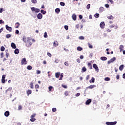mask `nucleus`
Here are the masks:
<instances>
[{
	"label": "nucleus",
	"mask_w": 125,
	"mask_h": 125,
	"mask_svg": "<svg viewBox=\"0 0 125 125\" xmlns=\"http://www.w3.org/2000/svg\"><path fill=\"white\" fill-rule=\"evenodd\" d=\"M22 41L25 43H29V42H30V41H32L33 42H36V41L34 39H32L30 38H25V37H23Z\"/></svg>",
	"instance_id": "1"
},
{
	"label": "nucleus",
	"mask_w": 125,
	"mask_h": 125,
	"mask_svg": "<svg viewBox=\"0 0 125 125\" xmlns=\"http://www.w3.org/2000/svg\"><path fill=\"white\" fill-rule=\"evenodd\" d=\"M31 11H32V12H34V11L36 13H39V12H40V9L35 8L34 7H31Z\"/></svg>",
	"instance_id": "2"
},
{
	"label": "nucleus",
	"mask_w": 125,
	"mask_h": 125,
	"mask_svg": "<svg viewBox=\"0 0 125 125\" xmlns=\"http://www.w3.org/2000/svg\"><path fill=\"white\" fill-rule=\"evenodd\" d=\"M114 61H116V57H114L113 58L111 59L109 61L107 62V64H111L113 63Z\"/></svg>",
	"instance_id": "3"
},
{
	"label": "nucleus",
	"mask_w": 125,
	"mask_h": 125,
	"mask_svg": "<svg viewBox=\"0 0 125 125\" xmlns=\"http://www.w3.org/2000/svg\"><path fill=\"white\" fill-rule=\"evenodd\" d=\"M93 67L97 72H99V68H98V66H97V64L94 63L93 64Z\"/></svg>",
	"instance_id": "4"
},
{
	"label": "nucleus",
	"mask_w": 125,
	"mask_h": 125,
	"mask_svg": "<svg viewBox=\"0 0 125 125\" xmlns=\"http://www.w3.org/2000/svg\"><path fill=\"white\" fill-rule=\"evenodd\" d=\"M106 125H117V121L113 122H106L105 123Z\"/></svg>",
	"instance_id": "5"
},
{
	"label": "nucleus",
	"mask_w": 125,
	"mask_h": 125,
	"mask_svg": "<svg viewBox=\"0 0 125 125\" xmlns=\"http://www.w3.org/2000/svg\"><path fill=\"white\" fill-rule=\"evenodd\" d=\"M21 65H26L27 64V61L26 60V58H24L21 60Z\"/></svg>",
	"instance_id": "6"
},
{
	"label": "nucleus",
	"mask_w": 125,
	"mask_h": 125,
	"mask_svg": "<svg viewBox=\"0 0 125 125\" xmlns=\"http://www.w3.org/2000/svg\"><path fill=\"white\" fill-rule=\"evenodd\" d=\"M6 29L9 32H12V27L9 26L8 25H5Z\"/></svg>",
	"instance_id": "7"
},
{
	"label": "nucleus",
	"mask_w": 125,
	"mask_h": 125,
	"mask_svg": "<svg viewBox=\"0 0 125 125\" xmlns=\"http://www.w3.org/2000/svg\"><path fill=\"white\" fill-rule=\"evenodd\" d=\"M101 29H104L105 27V22L102 21L100 24Z\"/></svg>",
	"instance_id": "8"
},
{
	"label": "nucleus",
	"mask_w": 125,
	"mask_h": 125,
	"mask_svg": "<svg viewBox=\"0 0 125 125\" xmlns=\"http://www.w3.org/2000/svg\"><path fill=\"white\" fill-rule=\"evenodd\" d=\"M5 75H3L2 76L1 83H5Z\"/></svg>",
	"instance_id": "9"
},
{
	"label": "nucleus",
	"mask_w": 125,
	"mask_h": 125,
	"mask_svg": "<svg viewBox=\"0 0 125 125\" xmlns=\"http://www.w3.org/2000/svg\"><path fill=\"white\" fill-rule=\"evenodd\" d=\"M37 18L39 20L42 19V13H39L37 15Z\"/></svg>",
	"instance_id": "10"
},
{
	"label": "nucleus",
	"mask_w": 125,
	"mask_h": 125,
	"mask_svg": "<svg viewBox=\"0 0 125 125\" xmlns=\"http://www.w3.org/2000/svg\"><path fill=\"white\" fill-rule=\"evenodd\" d=\"M11 46L13 49H16V44H15V43L14 42H12L11 43Z\"/></svg>",
	"instance_id": "11"
},
{
	"label": "nucleus",
	"mask_w": 125,
	"mask_h": 125,
	"mask_svg": "<svg viewBox=\"0 0 125 125\" xmlns=\"http://www.w3.org/2000/svg\"><path fill=\"white\" fill-rule=\"evenodd\" d=\"M92 101V100L91 99H88L87 100L86 102H85V104L86 105H89V104H90L91 103V102Z\"/></svg>",
	"instance_id": "12"
},
{
	"label": "nucleus",
	"mask_w": 125,
	"mask_h": 125,
	"mask_svg": "<svg viewBox=\"0 0 125 125\" xmlns=\"http://www.w3.org/2000/svg\"><path fill=\"white\" fill-rule=\"evenodd\" d=\"M72 18L74 21H76L77 20V15L73 14L72 16Z\"/></svg>",
	"instance_id": "13"
},
{
	"label": "nucleus",
	"mask_w": 125,
	"mask_h": 125,
	"mask_svg": "<svg viewBox=\"0 0 125 125\" xmlns=\"http://www.w3.org/2000/svg\"><path fill=\"white\" fill-rule=\"evenodd\" d=\"M14 53H15V54H17V55L19 54V49L16 48V49L14 51Z\"/></svg>",
	"instance_id": "14"
},
{
	"label": "nucleus",
	"mask_w": 125,
	"mask_h": 125,
	"mask_svg": "<svg viewBox=\"0 0 125 125\" xmlns=\"http://www.w3.org/2000/svg\"><path fill=\"white\" fill-rule=\"evenodd\" d=\"M55 77L57 79H58L60 77V72H56L55 73Z\"/></svg>",
	"instance_id": "15"
},
{
	"label": "nucleus",
	"mask_w": 125,
	"mask_h": 125,
	"mask_svg": "<svg viewBox=\"0 0 125 125\" xmlns=\"http://www.w3.org/2000/svg\"><path fill=\"white\" fill-rule=\"evenodd\" d=\"M100 59L102 61H106V60H107V57H101L100 58Z\"/></svg>",
	"instance_id": "16"
},
{
	"label": "nucleus",
	"mask_w": 125,
	"mask_h": 125,
	"mask_svg": "<svg viewBox=\"0 0 125 125\" xmlns=\"http://www.w3.org/2000/svg\"><path fill=\"white\" fill-rule=\"evenodd\" d=\"M124 67H125V65L124 64H122L119 66V70L120 71H123L124 70Z\"/></svg>",
	"instance_id": "17"
},
{
	"label": "nucleus",
	"mask_w": 125,
	"mask_h": 125,
	"mask_svg": "<svg viewBox=\"0 0 125 125\" xmlns=\"http://www.w3.org/2000/svg\"><path fill=\"white\" fill-rule=\"evenodd\" d=\"M95 79L94 77H92L91 79L89 81V83H95Z\"/></svg>",
	"instance_id": "18"
},
{
	"label": "nucleus",
	"mask_w": 125,
	"mask_h": 125,
	"mask_svg": "<svg viewBox=\"0 0 125 125\" xmlns=\"http://www.w3.org/2000/svg\"><path fill=\"white\" fill-rule=\"evenodd\" d=\"M94 87H96V85H91L88 87V88L92 89V88H94Z\"/></svg>",
	"instance_id": "19"
},
{
	"label": "nucleus",
	"mask_w": 125,
	"mask_h": 125,
	"mask_svg": "<svg viewBox=\"0 0 125 125\" xmlns=\"http://www.w3.org/2000/svg\"><path fill=\"white\" fill-rule=\"evenodd\" d=\"M4 116H5V117H8V116H9V111H7L5 112Z\"/></svg>",
	"instance_id": "20"
},
{
	"label": "nucleus",
	"mask_w": 125,
	"mask_h": 125,
	"mask_svg": "<svg viewBox=\"0 0 125 125\" xmlns=\"http://www.w3.org/2000/svg\"><path fill=\"white\" fill-rule=\"evenodd\" d=\"M55 12H56V13H57V14H58L59 13V12H60V9L59 8H57L55 9Z\"/></svg>",
	"instance_id": "21"
},
{
	"label": "nucleus",
	"mask_w": 125,
	"mask_h": 125,
	"mask_svg": "<svg viewBox=\"0 0 125 125\" xmlns=\"http://www.w3.org/2000/svg\"><path fill=\"white\" fill-rule=\"evenodd\" d=\"M77 50L78 51H82V50H83V47H81V46H78L77 48Z\"/></svg>",
	"instance_id": "22"
},
{
	"label": "nucleus",
	"mask_w": 125,
	"mask_h": 125,
	"mask_svg": "<svg viewBox=\"0 0 125 125\" xmlns=\"http://www.w3.org/2000/svg\"><path fill=\"white\" fill-rule=\"evenodd\" d=\"M54 46L55 47H57V46H58V42H53Z\"/></svg>",
	"instance_id": "23"
},
{
	"label": "nucleus",
	"mask_w": 125,
	"mask_h": 125,
	"mask_svg": "<svg viewBox=\"0 0 125 125\" xmlns=\"http://www.w3.org/2000/svg\"><path fill=\"white\" fill-rule=\"evenodd\" d=\"M30 88H34V83L33 82H31L30 83Z\"/></svg>",
	"instance_id": "24"
},
{
	"label": "nucleus",
	"mask_w": 125,
	"mask_h": 125,
	"mask_svg": "<svg viewBox=\"0 0 125 125\" xmlns=\"http://www.w3.org/2000/svg\"><path fill=\"white\" fill-rule=\"evenodd\" d=\"M107 19H110V20H113L114 19V17L111 15L110 16H108Z\"/></svg>",
	"instance_id": "25"
},
{
	"label": "nucleus",
	"mask_w": 125,
	"mask_h": 125,
	"mask_svg": "<svg viewBox=\"0 0 125 125\" xmlns=\"http://www.w3.org/2000/svg\"><path fill=\"white\" fill-rule=\"evenodd\" d=\"M94 16V17H95V18H99V13H96V14H95Z\"/></svg>",
	"instance_id": "26"
},
{
	"label": "nucleus",
	"mask_w": 125,
	"mask_h": 125,
	"mask_svg": "<svg viewBox=\"0 0 125 125\" xmlns=\"http://www.w3.org/2000/svg\"><path fill=\"white\" fill-rule=\"evenodd\" d=\"M123 48H124V45H120L119 47V49L120 51H123Z\"/></svg>",
	"instance_id": "27"
},
{
	"label": "nucleus",
	"mask_w": 125,
	"mask_h": 125,
	"mask_svg": "<svg viewBox=\"0 0 125 125\" xmlns=\"http://www.w3.org/2000/svg\"><path fill=\"white\" fill-rule=\"evenodd\" d=\"M86 68H85V67H83L82 68V73H83L84 72H86Z\"/></svg>",
	"instance_id": "28"
},
{
	"label": "nucleus",
	"mask_w": 125,
	"mask_h": 125,
	"mask_svg": "<svg viewBox=\"0 0 125 125\" xmlns=\"http://www.w3.org/2000/svg\"><path fill=\"white\" fill-rule=\"evenodd\" d=\"M4 50H5V48L4 47V46H2L0 47V51H4Z\"/></svg>",
	"instance_id": "29"
},
{
	"label": "nucleus",
	"mask_w": 125,
	"mask_h": 125,
	"mask_svg": "<svg viewBox=\"0 0 125 125\" xmlns=\"http://www.w3.org/2000/svg\"><path fill=\"white\" fill-rule=\"evenodd\" d=\"M44 38L45 39H47L48 36H47V33L46 32H45L43 35Z\"/></svg>",
	"instance_id": "30"
},
{
	"label": "nucleus",
	"mask_w": 125,
	"mask_h": 125,
	"mask_svg": "<svg viewBox=\"0 0 125 125\" xmlns=\"http://www.w3.org/2000/svg\"><path fill=\"white\" fill-rule=\"evenodd\" d=\"M26 93L27 94H31L32 93V90H28L27 91H26Z\"/></svg>",
	"instance_id": "31"
},
{
	"label": "nucleus",
	"mask_w": 125,
	"mask_h": 125,
	"mask_svg": "<svg viewBox=\"0 0 125 125\" xmlns=\"http://www.w3.org/2000/svg\"><path fill=\"white\" fill-rule=\"evenodd\" d=\"M26 68L27 70H31L32 69V67L31 65H28Z\"/></svg>",
	"instance_id": "32"
},
{
	"label": "nucleus",
	"mask_w": 125,
	"mask_h": 125,
	"mask_svg": "<svg viewBox=\"0 0 125 125\" xmlns=\"http://www.w3.org/2000/svg\"><path fill=\"white\" fill-rule=\"evenodd\" d=\"M41 12L42 13V14H46V11H44L43 10H41Z\"/></svg>",
	"instance_id": "33"
},
{
	"label": "nucleus",
	"mask_w": 125,
	"mask_h": 125,
	"mask_svg": "<svg viewBox=\"0 0 125 125\" xmlns=\"http://www.w3.org/2000/svg\"><path fill=\"white\" fill-rule=\"evenodd\" d=\"M110 79L109 77H105L104 78V81H105V82H109V81H110Z\"/></svg>",
	"instance_id": "34"
},
{
	"label": "nucleus",
	"mask_w": 125,
	"mask_h": 125,
	"mask_svg": "<svg viewBox=\"0 0 125 125\" xmlns=\"http://www.w3.org/2000/svg\"><path fill=\"white\" fill-rule=\"evenodd\" d=\"M11 34H8L6 35V39H9V38H11Z\"/></svg>",
	"instance_id": "35"
},
{
	"label": "nucleus",
	"mask_w": 125,
	"mask_h": 125,
	"mask_svg": "<svg viewBox=\"0 0 125 125\" xmlns=\"http://www.w3.org/2000/svg\"><path fill=\"white\" fill-rule=\"evenodd\" d=\"M64 28L65 30H66V31H68V30L69 29V26L68 25H64Z\"/></svg>",
	"instance_id": "36"
},
{
	"label": "nucleus",
	"mask_w": 125,
	"mask_h": 125,
	"mask_svg": "<svg viewBox=\"0 0 125 125\" xmlns=\"http://www.w3.org/2000/svg\"><path fill=\"white\" fill-rule=\"evenodd\" d=\"M60 4L61 6H65V3L64 2H61Z\"/></svg>",
	"instance_id": "37"
},
{
	"label": "nucleus",
	"mask_w": 125,
	"mask_h": 125,
	"mask_svg": "<svg viewBox=\"0 0 125 125\" xmlns=\"http://www.w3.org/2000/svg\"><path fill=\"white\" fill-rule=\"evenodd\" d=\"M79 40H84V37L81 36L79 37Z\"/></svg>",
	"instance_id": "38"
},
{
	"label": "nucleus",
	"mask_w": 125,
	"mask_h": 125,
	"mask_svg": "<svg viewBox=\"0 0 125 125\" xmlns=\"http://www.w3.org/2000/svg\"><path fill=\"white\" fill-rule=\"evenodd\" d=\"M88 45L89 48H93V46H92V45L90 44V43H88Z\"/></svg>",
	"instance_id": "39"
},
{
	"label": "nucleus",
	"mask_w": 125,
	"mask_h": 125,
	"mask_svg": "<svg viewBox=\"0 0 125 125\" xmlns=\"http://www.w3.org/2000/svg\"><path fill=\"white\" fill-rule=\"evenodd\" d=\"M31 2H32V3H35V4H36V3H37V0H31Z\"/></svg>",
	"instance_id": "40"
},
{
	"label": "nucleus",
	"mask_w": 125,
	"mask_h": 125,
	"mask_svg": "<svg viewBox=\"0 0 125 125\" xmlns=\"http://www.w3.org/2000/svg\"><path fill=\"white\" fill-rule=\"evenodd\" d=\"M100 10L101 12H103L104 11V8L103 7H101L100 8Z\"/></svg>",
	"instance_id": "41"
},
{
	"label": "nucleus",
	"mask_w": 125,
	"mask_h": 125,
	"mask_svg": "<svg viewBox=\"0 0 125 125\" xmlns=\"http://www.w3.org/2000/svg\"><path fill=\"white\" fill-rule=\"evenodd\" d=\"M52 88H53V87H52V86H49L48 87V89L49 91H51V90L52 89Z\"/></svg>",
	"instance_id": "42"
},
{
	"label": "nucleus",
	"mask_w": 125,
	"mask_h": 125,
	"mask_svg": "<svg viewBox=\"0 0 125 125\" xmlns=\"http://www.w3.org/2000/svg\"><path fill=\"white\" fill-rule=\"evenodd\" d=\"M105 7H106V8H109V7H110V5H109L108 4H105L104 5Z\"/></svg>",
	"instance_id": "43"
},
{
	"label": "nucleus",
	"mask_w": 125,
	"mask_h": 125,
	"mask_svg": "<svg viewBox=\"0 0 125 125\" xmlns=\"http://www.w3.org/2000/svg\"><path fill=\"white\" fill-rule=\"evenodd\" d=\"M86 8H87V9H88V10L90 8V4H88L87 5V6H86Z\"/></svg>",
	"instance_id": "44"
},
{
	"label": "nucleus",
	"mask_w": 125,
	"mask_h": 125,
	"mask_svg": "<svg viewBox=\"0 0 125 125\" xmlns=\"http://www.w3.org/2000/svg\"><path fill=\"white\" fill-rule=\"evenodd\" d=\"M47 55H48V56H49V57H51V56H52V55H51V54L49 52H47Z\"/></svg>",
	"instance_id": "45"
},
{
	"label": "nucleus",
	"mask_w": 125,
	"mask_h": 125,
	"mask_svg": "<svg viewBox=\"0 0 125 125\" xmlns=\"http://www.w3.org/2000/svg\"><path fill=\"white\" fill-rule=\"evenodd\" d=\"M35 117H36V114H32V115L31 116L30 118H34Z\"/></svg>",
	"instance_id": "46"
},
{
	"label": "nucleus",
	"mask_w": 125,
	"mask_h": 125,
	"mask_svg": "<svg viewBox=\"0 0 125 125\" xmlns=\"http://www.w3.org/2000/svg\"><path fill=\"white\" fill-rule=\"evenodd\" d=\"M36 121V119L35 118H31V119H30V121L31 122H35Z\"/></svg>",
	"instance_id": "47"
},
{
	"label": "nucleus",
	"mask_w": 125,
	"mask_h": 125,
	"mask_svg": "<svg viewBox=\"0 0 125 125\" xmlns=\"http://www.w3.org/2000/svg\"><path fill=\"white\" fill-rule=\"evenodd\" d=\"M35 88L38 89V88H39V87H40V86L39 85V84H36L35 85Z\"/></svg>",
	"instance_id": "48"
},
{
	"label": "nucleus",
	"mask_w": 125,
	"mask_h": 125,
	"mask_svg": "<svg viewBox=\"0 0 125 125\" xmlns=\"http://www.w3.org/2000/svg\"><path fill=\"white\" fill-rule=\"evenodd\" d=\"M15 34L17 35H19V30L18 29L16 30Z\"/></svg>",
	"instance_id": "49"
},
{
	"label": "nucleus",
	"mask_w": 125,
	"mask_h": 125,
	"mask_svg": "<svg viewBox=\"0 0 125 125\" xmlns=\"http://www.w3.org/2000/svg\"><path fill=\"white\" fill-rule=\"evenodd\" d=\"M62 86L63 87V88H67V85L65 84H62Z\"/></svg>",
	"instance_id": "50"
},
{
	"label": "nucleus",
	"mask_w": 125,
	"mask_h": 125,
	"mask_svg": "<svg viewBox=\"0 0 125 125\" xmlns=\"http://www.w3.org/2000/svg\"><path fill=\"white\" fill-rule=\"evenodd\" d=\"M55 63H59V60L56 59L55 60Z\"/></svg>",
	"instance_id": "51"
},
{
	"label": "nucleus",
	"mask_w": 125,
	"mask_h": 125,
	"mask_svg": "<svg viewBox=\"0 0 125 125\" xmlns=\"http://www.w3.org/2000/svg\"><path fill=\"white\" fill-rule=\"evenodd\" d=\"M0 24H4V21L2 20H0Z\"/></svg>",
	"instance_id": "52"
},
{
	"label": "nucleus",
	"mask_w": 125,
	"mask_h": 125,
	"mask_svg": "<svg viewBox=\"0 0 125 125\" xmlns=\"http://www.w3.org/2000/svg\"><path fill=\"white\" fill-rule=\"evenodd\" d=\"M36 74H37V75L41 74V70H37Z\"/></svg>",
	"instance_id": "53"
},
{
	"label": "nucleus",
	"mask_w": 125,
	"mask_h": 125,
	"mask_svg": "<svg viewBox=\"0 0 125 125\" xmlns=\"http://www.w3.org/2000/svg\"><path fill=\"white\" fill-rule=\"evenodd\" d=\"M2 11H3V8H0V13H2Z\"/></svg>",
	"instance_id": "54"
},
{
	"label": "nucleus",
	"mask_w": 125,
	"mask_h": 125,
	"mask_svg": "<svg viewBox=\"0 0 125 125\" xmlns=\"http://www.w3.org/2000/svg\"><path fill=\"white\" fill-rule=\"evenodd\" d=\"M57 110V109H56V108H53L52 109V112H55Z\"/></svg>",
	"instance_id": "55"
},
{
	"label": "nucleus",
	"mask_w": 125,
	"mask_h": 125,
	"mask_svg": "<svg viewBox=\"0 0 125 125\" xmlns=\"http://www.w3.org/2000/svg\"><path fill=\"white\" fill-rule=\"evenodd\" d=\"M79 17L80 20H81V19H83V16L82 15H79Z\"/></svg>",
	"instance_id": "56"
},
{
	"label": "nucleus",
	"mask_w": 125,
	"mask_h": 125,
	"mask_svg": "<svg viewBox=\"0 0 125 125\" xmlns=\"http://www.w3.org/2000/svg\"><path fill=\"white\" fill-rule=\"evenodd\" d=\"M109 1L110 2L111 4H114V1L113 0H109Z\"/></svg>",
	"instance_id": "57"
},
{
	"label": "nucleus",
	"mask_w": 125,
	"mask_h": 125,
	"mask_svg": "<svg viewBox=\"0 0 125 125\" xmlns=\"http://www.w3.org/2000/svg\"><path fill=\"white\" fill-rule=\"evenodd\" d=\"M22 109V106L21 105H19L18 107V110H21Z\"/></svg>",
	"instance_id": "58"
},
{
	"label": "nucleus",
	"mask_w": 125,
	"mask_h": 125,
	"mask_svg": "<svg viewBox=\"0 0 125 125\" xmlns=\"http://www.w3.org/2000/svg\"><path fill=\"white\" fill-rule=\"evenodd\" d=\"M109 27H110V28H114V27H115V25L112 24V25H110Z\"/></svg>",
	"instance_id": "59"
},
{
	"label": "nucleus",
	"mask_w": 125,
	"mask_h": 125,
	"mask_svg": "<svg viewBox=\"0 0 125 125\" xmlns=\"http://www.w3.org/2000/svg\"><path fill=\"white\" fill-rule=\"evenodd\" d=\"M64 65H65V66H68V62H64Z\"/></svg>",
	"instance_id": "60"
},
{
	"label": "nucleus",
	"mask_w": 125,
	"mask_h": 125,
	"mask_svg": "<svg viewBox=\"0 0 125 125\" xmlns=\"http://www.w3.org/2000/svg\"><path fill=\"white\" fill-rule=\"evenodd\" d=\"M76 61L78 63H81V61L80 60H79V59H78L76 60Z\"/></svg>",
	"instance_id": "61"
},
{
	"label": "nucleus",
	"mask_w": 125,
	"mask_h": 125,
	"mask_svg": "<svg viewBox=\"0 0 125 125\" xmlns=\"http://www.w3.org/2000/svg\"><path fill=\"white\" fill-rule=\"evenodd\" d=\"M89 79V75H87V76L86 77V81H87Z\"/></svg>",
	"instance_id": "62"
},
{
	"label": "nucleus",
	"mask_w": 125,
	"mask_h": 125,
	"mask_svg": "<svg viewBox=\"0 0 125 125\" xmlns=\"http://www.w3.org/2000/svg\"><path fill=\"white\" fill-rule=\"evenodd\" d=\"M80 59H83V55L80 56Z\"/></svg>",
	"instance_id": "63"
},
{
	"label": "nucleus",
	"mask_w": 125,
	"mask_h": 125,
	"mask_svg": "<svg viewBox=\"0 0 125 125\" xmlns=\"http://www.w3.org/2000/svg\"><path fill=\"white\" fill-rule=\"evenodd\" d=\"M123 79H125V73L123 75Z\"/></svg>",
	"instance_id": "64"
}]
</instances>
